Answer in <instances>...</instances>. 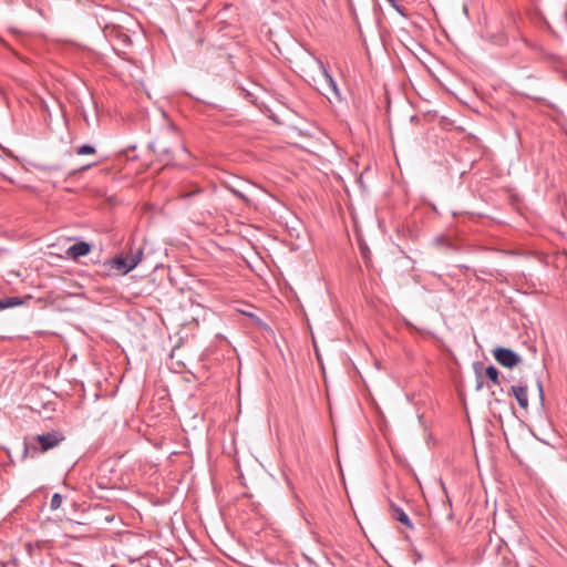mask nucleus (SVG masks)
<instances>
[{"label":"nucleus","mask_w":567,"mask_h":567,"mask_svg":"<svg viewBox=\"0 0 567 567\" xmlns=\"http://www.w3.org/2000/svg\"><path fill=\"white\" fill-rule=\"evenodd\" d=\"M143 250H136L135 254H120L118 256L111 258L105 261V266L109 270L114 271L116 275H126L133 270L138 262L142 260Z\"/></svg>","instance_id":"f257e3e1"},{"label":"nucleus","mask_w":567,"mask_h":567,"mask_svg":"<svg viewBox=\"0 0 567 567\" xmlns=\"http://www.w3.org/2000/svg\"><path fill=\"white\" fill-rule=\"evenodd\" d=\"M34 440L40 445L41 452H47L55 446H58L62 441H64V436L56 431L39 434L34 437Z\"/></svg>","instance_id":"f03ea898"},{"label":"nucleus","mask_w":567,"mask_h":567,"mask_svg":"<svg viewBox=\"0 0 567 567\" xmlns=\"http://www.w3.org/2000/svg\"><path fill=\"white\" fill-rule=\"evenodd\" d=\"M495 360L505 368H513L520 362V357L508 348H497L494 350Z\"/></svg>","instance_id":"7ed1b4c3"},{"label":"nucleus","mask_w":567,"mask_h":567,"mask_svg":"<svg viewBox=\"0 0 567 567\" xmlns=\"http://www.w3.org/2000/svg\"><path fill=\"white\" fill-rule=\"evenodd\" d=\"M48 248L59 246L60 248H91V245L83 240L72 239L69 237H60L56 243L48 244Z\"/></svg>","instance_id":"20e7f679"},{"label":"nucleus","mask_w":567,"mask_h":567,"mask_svg":"<svg viewBox=\"0 0 567 567\" xmlns=\"http://www.w3.org/2000/svg\"><path fill=\"white\" fill-rule=\"evenodd\" d=\"M91 250H64L63 255L55 254L53 251L49 252L50 261L52 262L54 259H70L79 262L81 257L86 256Z\"/></svg>","instance_id":"39448f33"},{"label":"nucleus","mask_w":567,"mask_h":567,"mask_svg":"<svg viewBox=\"0 0 567 567\" xmlns=\"http://www.w3.org/2000/svg\"><path fill=\"white\" fill-rule=\"evenodd\" d=\"M509 394H513L522 409L528 408L527 385H512Z\"/></svg>","instance_id":"423d86ee"},{"label":"nucleus","mask_w":567,"mask_h":567,"mask_svg":"<svg viewBox=\"0 0 567 567\" xmlns=\"http://www.w3.org/2000/svg\"><path fill=\"white\" fill-rule=\"evenodd\" d=\"M319 65H320V69L322 70V74L324 76V80H326V83L328 86V91L330 93H332V95L334 96V99L337 101H341V93H340L338 85H337L336 81L333 80L332 75L329 73V71L326 69V66L322 62H319Z\"/></svg>","instance_id":"0eeeda50"},{"label":"nucleus","mask_w":567,"mask_h":567,"mask_svg":"<svg viewBox=\"0 0 567 567\" xmlns=\"http://www.w3.org/2000/svg\"><path fill=\"white\" fill-rule=\"evenodd\" d=\"M390 509H391L393 519L402 523L403 525H405L406 527H409L411 529L413 528V524H412L410 517L401 507H399L398 505H395L394 503L391 502Z\"/></svg>","instance_id":"6e6552de"},{"label":"nucleus","mask_w":567,"mask_h":567,"mask_svg":"<svg viewBox=\"0 0 567 567\" xmlns=\"http://www.w3.org/2000/svg\"><path fill=\"white\" fill-rule=\"evenodd\" d=\"M21 305H23V300L19 297H8L0 299V310H4Z\"/></svg>","instance_id":"1a4fd4ad"},{"label":"nucleus","mask_w":567,"mask_h":567,"mask_svg":"<svg viewBox=\"0 0 567 567\" xmlns=\"http://www.w3.org/2000/svg\"><path fill=\"white\" fill-rule=\"evenodd\" d=\"M486 377L494 383L499 384V372L494 365L486 368Z\"/></svg>","instance_id":"9d476101"},{"label":"nucleus","mask_w":567,"mask_h":567,"mask_svg":"<svg viewBox=\"0 0 567 567\" xmlns=\"http://www.w3.org/2000/svg\"><path fill=\"white\" fill-rule=\"evenodd\" d=\"M62 499L63 498L59 493L53 494V496L51 498V503H50L51 509L55 511V509L60 508V506L62 504Z\"/></svg>","instance_id":"9b49d317"},{"label":"nucleus","mask_w":567,"mask_h":567,"mask_svg":"<svg viewBox=\"0 0 567 567\" xmlns=\"http://www.w3.org/2000/svg\"><path fill=\"white\" fill-rule=\"evenodd\" d=\"M94 153H95V148L91 145H82L76 150L78 155H89V154H94Z\"/></svg>","instance_id":"f8f14e48"},{"label":"nucleus","mask_w":567,"mask_h":567,"mask_svg":"<svg viewBox=\"0 0 567 567\" xmlns=\"http://www.w3.org/2000/svg\"><path fill=\"white\" fill-rule=\"evenodd\" d=\"M398 13H400L402 17H406L405 9L400 6L396 0H385Z\"/></svg>","instance_id":"ddd939ff"},{"label":"nucleus","mask_w":567,"mask_h":567,"mask_svg":"<svg viewBox=\"0 0 567 567\" xmlns=\"http://www.w3.org/2000/svg\"><path fill=\"white\" fill-rule=\"evenodd\" d=\"M230 192L239 199H241L246 204H250V199L241 192L235 188H230Z\"/></svg>","instance_id":"4468645a"},{"label":"nucleus","mask_w":567,"mask_h":567,"mask_svg":"<svg viewBox=\"0 0 567 567\" xmlns=\"http://www.w3.org/2000/svg\"><path fill=\"white\" fill-rule=\"evenodd\" d=\"M437 241H439V244H440V245H444V246H446V248H455V247L450 243V240H449V238H447V237H439V238H437Z\"/></svg>","instance_id":"2eb2a0df"},{"label":"nucleus","mask_w":567,"mask_h":567,"mask_svg":"<svg viewBox=\"0 0 567 567\" xmlns=\"http://www.w3.org/2000/svg\"><path fill=\"white\" fill-rule=\"evenodd\" d=\"M537 390H538L540 401H544V389H543V383L540 380L537 381Z\"/></svg>","instance_id":"dca6fc26"},{"label":"nucleus","mask_w":567,"mask_h":567,"mask_svg":"<svg viewBox=\"0 0 567 567\" xmlns=\"http://www.w3.org/2000/svg\"><path fill=\"white\" fill-rule=\"evenodd\" d=\"M200 192H202V189L197 187L195 190L189 192V193H185L183 196L184 197H189V196H193V195L198 194Z\"/></svg>","instance_id":"f3484780"},{"label":"nucleus","mask_w":567,"mask_h":567,"mask_svg":"<svg viewBox=\"0 0 567 567\" xmlns=\"http://www.w3.org/2000/svg\"><path fill=\"white\" fill-rule=\"evenodd\" d=\"M361 251L364 260L368 261L370 259V250L363 249Z\"/></svg>","instance_id":"a211bd4d"},{"label":"nucleus","mask_w":567,"mask_h":567,"mask_svg":"<svg viewBox=\"0 0 567 567\" xmlns=\"http://www.w3.org/2000/svg\"><path fill=\"white\" fill-rule=\"evenodd\" d=\"M483 388V381L477 379L476 390H481Z\"/></svg>","instance_id":"6ab92c4d"},{"label":"nucleus","mask_w":567,"mask_h":567,"mask_svg":"<svg viewBox=\"0 0 567 567\" xmlns=\"http://www.w3.org/2000/svg\"><path fill=\"white\" fill-rule=\"evenodd\" d=\"M29 449L30 447L25 444V446H24V454H27L29 452Z\"/></svg>","instance_id":"aec40b11"}]
</instances>
